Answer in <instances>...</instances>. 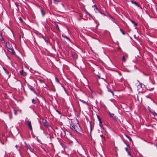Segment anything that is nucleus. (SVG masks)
Segmentation results:
<instances>
[{
    "label": "nucleus",
    "instance_id": "obj_19",
    "mask_svg": "<svg viewBox=\"0 0 157 157\" xmlns=\"http://www.w3.org/2000/svg\"><path fill=\"white\" fill-rule=\"evenodd\" d=\"M3 69H4V71H5V72H6L7 74V73H8V72H7V71L6 70V69H5V68H3Z\"/></svg>",
    "mask_w": 157,
    "mask_h": 157
},
{
    "label": "nucleus",
    "instance_id": "obj_29",
    "mask_svg": "<svg viewBox=\"0 0 157 157\" xmlns=\"http://www.w3.org/2000/svg\"><path fill=\"white\" fill-rule=\"evenodd\" d=\"M100 136H101V138H103V135H101Z\"/></svg>",
    "mask_w": 157,
    "mask_h": 157
},
{
    "label": "nucleus",
    "instance_id": "obj_17",
    "mask_svg": "<svg viewBox=\"0 0 157 157\" xmlns=\"http://www.w3.org/2000/svg\"><path fill=\"white\" fill-rule=\"evenodd\" d=\"M110 116L111 117H113V116H114V114H110Z\"/></svg>",
    "mask_w": 157,
    "mask_h": 157
},
{
    "label": "nucleus",
    "instance_id": "obj_6",
    "mask_svg": "<svg viewBox=\"0 0 157 157\" xmlns=\"http://www.w3.org/2000/svg\"><path fill=\"white\" fill-rule=\"evenodd\" d=\"M131 22L133 23V24L135 26H137V23H136L135 21H134L133 20H131Z\"/></svg>",
    "mask_w": 157,
    "mask_h": 157
},
{
    "label": "nucleus",
    "instance_id": "obj_32",
    "mask_svg": "<svg viewBox=\"0 0 157 157\" xmlns=\"http://www.w3.org/2000/svg\"><path fill=\"white\" fill-rule=\"evenodd\" d=\"M56 111L57 112H58L59 113H60L59 111H58V110H56Z\"/></svg>",
    "mask_w": 157,
    "mask_h": 157
},
{
    "label": "nucleus",
    "instance_id": "obj_5",
    "mask_svg": "<svg viewBox=\"0 0 157 157\" xmlns=\"http://www.w3.org/2000/svg\"><path fill=\"white\" fill-rule=\"evenodd\" d=\"M41 13L42 14L43 16H44L45 14L44 11V10H43L41 9Z\"/></svg>",
    "mask_w": 157,
    "mask_h": 157
},
{
    "label": "nucleus",
    "instance_id": "obj_9",
    "mask_svg": "<svg viewBox=\"0 0 157 157\" xmlns=\"http://www.w3.org/2000/svg\"><path fill=\"white\" fill-rule=\"evenodd\" d=\"M122 60L124 62H125L126 61V59L125 58V57L124 56H123L122 58Z\"/></svg>",
    "mask_w": 157,
    "mask_h": 157
},
{
    "label": "nucleus",
    "instance_id": "obj_34",
    "mask_svg": "<svg viewBox=\"0 0 157 157\" xmlns=\"http://www.w3.org/2000/svg\"><path fill=\"white\" fill-rule=\"evenodd\" d=\"M134 4H136H136H137L136 2H134Z\"/></svg>",
    "mask_w": 157,
    "mask_h": 157
},
{
    "label": "nucleus",
    "instance_id": "obj_18",
    "mask_svg": "<svg viewBox=\"0 0 157 157\" xmlns=\"http://www.w3.org/2000/svg\"><path fill=\"white\" fill-rule=\"evenodd\" d=\"M56 27L58 29V30H59V26H58V25H56Z\"/></svg>",
    "mask_w": 157,
    "mask_h": 157
},
{
    "label": "nucleus",
    "instance_id": "obj_13",
    "mask_svg": "<svg viewBox=\"0 0 157 157\" xmlns=\"http://www.w3.org/2000/svg\"><path fill=\"white\" fill-rule=\"evenodd\" d=\"M62 36L63 37H64L66 38L67 39V40H69V38H68V37L67 36H65L64 35H62Z\"/></svg>",
    "mask_w": 157,
    "mask_h": 157
},
{
    "label": "nucleus",
    "instance_id": "obj_20",
    "mask_svg": "<svg viewBox=\"0 0 157 157\" xmlns=\"http://www.w3.org/2000/svg\"><path fill=\"white\" fill-rule=\"evenodd\" d=\"M113 118L115 120H117V118L115 116H114L113 117Z\"/></svg>",
    "mask_w": 157,
    "mask_h": 157
},
{
    "label": "nucleus",
    "instance_id": "obj_7",
    "mask_svg": "<svg viewBox=\"0 0 157 157\" xmlns=\"http://www.w3.org/2000/svg\"><path fill=\"white\" fill-rule=\"evenodd\" d=\"M26 147L27 148L29 149L30 151H32L31 150L32 149L30 146L27 145L26 146Z\"/></svg>",
    "mask_w": 157,
    "mask_h": 157
},
{
    "label": "nucleus",
    "instance_id": "obj_25",
    "mask_svg": "<svg viewBox=\"0 0 157 157\" xmlns=\"http://www.w3.org/2000/svg\"><path fill=\"white\" fill-rule=\"evenodd\" d=\"M15 5L16 6H17V7L18 6V5L17 4L15 3Z\"/></svg>",
    "mask_w": 157,
    "mask_h": 157
},
{
    "label": "nucleus",
    "instance_id": "obj_11",
    "mask_svg": "<svg viewBox=\"0 0 157 157\" xmlns=\"http://www.w3.org/2000/svg\"><path fill=\"white\" fill-rule=\"evenodd\" d=\"M97 117H98V120L99 121L100 123L101 124V119H100L99 117L98 116H97Z\"/></svg>",
    "mask_w": 157,
    "mask_h": 157
},
{
    "label": "nucleus",
    "instance_id": "obj_28",
    "mask_svg": "<svg viewBox=\"0 0 157 157\" xmlns=\"http://www.w3.org/2000/svg\"><path fill=\"white\" fill-rule=\"evenodd\" d=\"M23 72V71H20V73H21V74H22V73Z\"/></svg>",
    "mask_w": 157,
    "mask_h": 157
},
{
    "label": "nucleus",
    "instance_id": "obj_31",
    "mask_svg": "<svg viewBox=\"0 0 157 157\" xmlns=\"http://www.w3.org/2000/svg\"><path fill=\"white\" fill-rule=\"evenodd\" d=\"M125 150H126V151L128 152V149L127 148H125Z\"/></svg>",
    "mask_w": 157,
    "mask_h": 157
},
{
    "label": "nucleus",
    "instance_id": "obj_10",
    "mask_svg": "<svg viewBox=\"0 0 157 157\" xmlns=\"http://www.w3.org/2000/svg\"><path fill=\"white\" fill-rule=\"evenodd\" d=\"M97 117H98V120L99 121L100 123L101 124V119H100L99 117L98 116H97Z\"/></svg>",
    "mask_w": 157,
    "mask_h": 157
},
{
    "label": "nucleus",
    "instance_id": "obj_26",
    "mask_svg": "<svg viewBox=\"0 0 157 157\" xmlns=\"http://www.w3.org/2000/svg\"><path fill=\"white\" fill-rule=\"evenodd\" d=\"M17 112L16 111H14V113H15V115H16L17 114Z\"/></svg>",
    "mask_w": 157,
    "mask_h": 157
},
{
    "label": "nucleus",
    "instance_id": "obj_15",
    "mask_svg": "<svg viewBox=\"0 0 157 157\" xmlns=\"http://www.w3.org/2000/svg\"><path fill=\"white\" fill-rule=\"evenodd\" d=\"M19 20L22 23L23 22L22 19L21 17L19 18Z\"/></svg>",
    "mask_w": 157,
    "mask_h": 157
},
{
    "label": "nucleus",
    "instance_id": "obj_35",
    "mask_svg": "<svg viewBox=\"0 0 157 157\" xmlns=\"http://www.w3.org/2000/svg\"><path fill=\"white\" fill-rule=\"evenodd\" d=\"M2 40H3V41H4V39H3V38H2Z\"/></svg>",
    "mask_w": 157,
    "mask_h": 157
},
{
    "label": "nucleus",
    "instance_id": "obj_21",
    "mask_svg": "<svg viewBox=\"0 0 157 157\" xmlns=\"http://www.w3.org/2000/svg\"><path fill=\"white\" fill-rule=\"evenodd\" d=\"M108 91H109L110 92L112 93V94H113V92H112L111 90H109L108 89Z\"/></svg>",
    "mask_w": 157,
    "mask_h": 157
},
{
    "label": "nucleus",
    "instance_id": "obj_1",
    "mask_svg": "<svg viewBox=\"0 0 157 157\" xmlns=\"http://www.w3.org/2000/svg\"><path fill=\"white\" fill-rule=\"evenodd\" d=\"M70 128L73 130H75L77 132H79L81 131V128L77 119H75L71 122Z\"/></svg>",
    "mask_w": 157,
    "mask_h": 157
},
{
    "label": "nucleus",
    "instance_id": "obj_14",
    "mask_svg": "<svg viewBox=\"0 0 157 157\" xmlns=\"http://www.w3.org/2000/svg\"><path fill=\"white\" fill-rule=\"evenodd\" d=\"M32 102L33 103L35 104H36V101L34 99H33L32 100Z\"/></svg>",
    "mask_w": 157,
    "mask_h": 157
},
{
    "label": "nucleus",
    "instance_id": "obj_24",
    "mask_svg": "<svg viewBox=\"0 0 157 157\" xmlns=\"http://www.w3.org/2000/svg\"><path fill=\"white\" fill-rule=\"evenodd\" d=\"M121 31L122 32V33H123V34H124V32H123L122 30L121 29Z\"/></svg>",
    "mask_w": 157,
    "mask_h": 157
},
{
    "label": "nucleus",
    "instance_id": "obj_30",
    "mask_svg": "<svg viewBox=\"0 0 157 157\" xmlns=\"http://www.w3.org/2000/svg\"><path fill=\"white\" fill-rule=\"evenodd\" d=\"M97 77L99 78H100V76H97Z\"/></svg>",
    "mask_w": 157,
    "mask_h": 157
},
{
    "label": "nucleus",
    "instance_id": "obj_12",
    "mask_svg": "<svg viewBox=\"0 0 157 157\" xmlns=\"http://www.w3.org/2000/svg\"><path fill=\"white\" fill-rule=\"evenodd\" d=\"M97 117H98V120L99 121L100 123L101 124V119H100L99 117L98 116H97Z\"/></svg>",
    "mask_w": 157,
    "mask_h": 157
},
{
    "label": "nucleus",
    "instance_id": "obj_22",
    "mask_svg": "<svg viewBox=\"0 0 157 157\" xmlns=\"http://www.w3.org/2000/svg\"><path fill=\"white\" fill-rule=\"evenodd\" d=\"M29 88L31 90L33 91V88L32 87H30Z\"/></svg>",
    "mask_w": 157,
    "mask_h": 157
},
{
    "label": "nucleus",
    "instance_id": "obj_27",
    "mask_svg": "<svg viewBox=\"0 0 157 157\" xmlns=\"http://www.w3.org/2000/svg\"><path fill=\"white\" fill-rule=\"evenodd\" d=\"M128 155H130V153L129 151H128Z\"/></svg>",
    "mask_w": 157,
    "mask_h": 157
},
{
    "label": "nucleus",
    "instance_id": "obj_36",
    "mask_svg": "<svg viewBox=\"0 0 157 157\" xmlns=\"http://www.w3.org/2000/svg\"><path fill=\"white\" fill-rule=\"evenodd\" d=\"M2 136H4V135H2Z\"/></svg>",
    "mask_w": 157,
    "mask_h": 157
},
{
    "label": "nucleus",
    "instance_id": "obj_2",
    "mask_svg": "<svg viewBox=\"0 0 157 157\" xmlns=\"http://www.w3.org/2000/svg\"><path fill=\"white\" fill-rule=\"evenodd\" d=\"M27 123L28 124V126L29 128L30 129V130L32 131V127L31 121H28L27 122Z\"/></svg>",
    "mask_w": 157,
    "mask_h": 157
},
{
    "label": "nucleus",
    "instance_id": "obj_33",
    "mask_svg": "<svg viewBox=\"0 0 157 157\" xmlns=\"http://www.w3.org/2000/svg\"><path fill=\"white\" fill-rule=\"evenodd\" d=\"M15 147H16V148H17V147H18V146H17V145H16Z\"/></svg>",
    "mask_w": 157,
    "mask_h": 157
},
{
    "label": "nucleus",
    "instance_id": "obj_3",
    "mask_svg": "<svg viewBox=\"0 0 157 157\" xmlns=\"http://www.w3.org/2000/svg\"><path fill=\"white\" fill-rule=\"evenodd\" d=\"M6 44L8 49L12 48V46L10 44L9 42L7 43H6Z\"/></svg>",
    "mask_w": 157,
    "mask_h": 157
},
{
    "label": "nucleus",
    "instance_id": "obj_8",
    "mask_svg": "<svg viewBox=\"0 0 157 157\" xmlns=\"http://www.w3.org/2000/svg\"><path fill=\"white\" fill-rule=\"evenodd\" d=\"M126 137L130 141H132V139L130 137H129V136H128L126 135Z\"/></svg>",
    "mask_w": 157,
    "mask_h": 157
},
{
    "label": "nucleus",
    "instance_id": "obj_4",
    "mask_svg": "<svg viewBox=\"0 0 157 157\" xmlns=\"http://www.w3.org/2000/svg\"><path fill=\"white\" fill-rule=\"evenodd\" d=\"M8 51L10 52L13 54H15V52L14 51L13 48H10L9 49H8Z\"/></svg>",
    "mask_w": 157,
    "mask_h": 157
},
{
    "label": "nucleus",
    "instance_id": "obj_16",
    "mask_svg": "<svg viewBox=\"0 0 157 157\" xmlns=\"http://www.w3.org/2000/svg\"><path fill=\"white\" fill-rule=\"evenodd\" d=\"M94 6L95 7V9L96 10H97L98 11V12H99L100 11H99V10H98V8L96 6Z\"/></svg>",
    "mask_w": 157,
    "mask_h": 157
},
{
    "label": "nucleus",
    "instance_id": "obj_23",
    "mask_svg": "<svg viewBox=\"0 0 157 157\" xmlns=\"http://www.w3.org/2000/svg\"><path fill=\"white\" fill-rule=\"evenodd\" d=\"M56 81L57 82H59V80H58V79L57 78H56Z\"/></svg>",
    "mask_w": 157,
    "mask_h": 157
}]
</instances>
